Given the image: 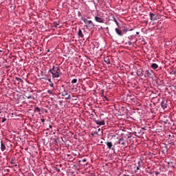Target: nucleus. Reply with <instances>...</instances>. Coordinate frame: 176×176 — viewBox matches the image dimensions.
I'll use <instances>...</instances> for the list:
<instances>
[{
	"label": "nucleus",
	"mask_w": 176,
	"mask_h": 176,
	"mask_svg": "<svg viewBox=\"0 0 176 176\" xmlns=\"http://www.w3.org/2000/svg\"><path fill=\"white\" fill-rule=\"evenodd\" d=\"M49 74H51L52 79H57L63 75V72H61V67L58 65H53L48 71Z\"/></svg>",
	"instance_id": "f257e3e1"
},
{
	"label": "nucleus",
	"mask_w": 176,
	"mask_h": 176,
	"mask_svg": "<svg viewBox=\"0 0 176 176\" xmlns=\"http://www.w3.org/2000/svg\"><path fill=\"white\" fill-rule=\"evenodd\" d=\"M81 19L85 23L86 28H94V27L96 26V25H94L93 21H91V20L89 21L85 17H82Z\"/></svg>",
	"instance_id": "f03ea898"
},
{
	"label": "nucleus",
	"mask_w": 176,
	"mask_h": 176,
	"mask_svg": "<svg viewBox=\"0 0 176 176\" xmlns=\"http://www.w3.org/2000/svg\"><path fill=\"white\" fill-rule=\"evenodd\" d=\"M115 145H120L121 148H126V140L123 138H120L118 141L116 142Z\"/></svg>",
	"instance_id": "7ed1b4c3"
},
{
	"label": "nucleus",
	"mask_w": 176,
	"mask_h": 176,
	"mask_svg": "<svg viewBox=\"0 0 176 176\" xmlns=\"http://www.w3.org/2000/svg\"><path fill=\"white\" fill-rule=\"evenodd\" d=\"M136 36H137L136 35H131L128 36L129 41H127V43L129 46H133V45L135 44V41L133 42V41L135 39Z\"/></svg>",
	"instance_id": "20e7f679"
},
{
	"label": "nucleus",
	"mask_w": 176,
	"mask_h": 176,
	"mask_svg": "<svg viewBox=\"0 0 176 176\" xmlns=\"http://www.w3.org/2000/svg\"><path fill=\"white\" fill-rule=\"evenodd\" d=\"M161 107L162 109H167L168 104H167V100L166 98H163L162 102H161Z\"/></svg>",
	"instance_id": "39448f33"
},
{
	"label": "nucleus",
	"mask_w": 176,
	"mask_h": 176,
	"mask_svg": "<svg viewBox=\"0 0 176 176\" xmlns=\"http://www.w3.org/2000/svg\"><path fill=\"white\" fill-rule=\"evenodd\" d=\"M106 145L108 149H111V151H113V152H115V145L112 144V142H107Z\"/></svg>",
	"instance_id": "423d86ee"
},
{
	"label": "nucleus",
	"mask_w": 176,
	"mask_h": 176,
	"mask_svg": "<svg viewBox=\"0 0 176 176\" xmlns=\"http://www.w3.org/2000/svg\"><path fill=\"white\" fill-rule=\"evenodd\" d=\"M149 16H150V19L151 20V21H155L157 20V15H156V14H153V12H150Z\"/></svg>",
	"instance_id": "0eeeda50"
},
{
	"label": "nucleus",
	"mask_w": 176,
	"mask_h": 176,
	"mask_svg": "<svg viewBox=\"0 0 176 176\" xmlns=\"http://www.w3.org/2000/svg\"><path fill=\"white\" fill-rule=\"evenodd\" d=\"M62 96L63 97H65V100H71V95H68V92H67L66 91H62Z\"/></svg>",
	"instance_id": "6e6552de"
},
{
	"label": "nucleus",
	"mask_w": 176,
	"mask_h": 176,
	"mask_svg": "<svg viewBox=\"0 0 176 176\" xmlns=\"http://www.w3.org/2000/svg\"><path fill=\"white\" fill-rule=\"evenodd\" d=\"M95 123H96L98 126H105L104 120L100 121L98 120H96Z\"/></svg>",
	"instance_id": "1a4fd4ad"
},
{
	"label": "nucleus",
	"mask_w": 176,
	"mask_h": 176,
	"mask_svg": "<svg viewBox=\"0 0 176 176\" xmlns=\"http://www.w3.org/2000/svg\"><path fill=\"white\" fill-rule=\"evenodd\" d=\"M95 19V21L97 22V23H104V19L101 18V17H99V16H95L94 17Z\"/></svg>",
	"instance_id": "9d476101"
},
{
	"label": "nucleus",
	"mask_w": 176,
	"mask_h": 176,
	"mask_svg": "<svg viewBox=\"0 0 176 176\" xmlns=\"http://www.w3.org/2000/svg\"><path fill=\"white\" fill-rule=\"evenodd\" d=\"M142 164H143L142 161L140 160L138 162V166L136 167V170H135V173H137V171H138V170H140L141 167H142Z\"/></svg>",
	"instance_id": "9b49d317"
},
{
	"label": "nucleus",
	"mask_w": 176,
	"mask_h": 176,
	"mask_svg": "<svg viewBox=\"0 0 176 176\" xmlns=\"http://www.w3.org/2000/svg\"><path fill=\"white\" fill-rule=\"evenodd\" d=\"M5 149H6V146L4 144L3 141L1 140V152H4Z\"/></svg>",
	"instance_id": "f8f14e48"
},
{
	"label": "nucleus",
	"mask_w": 176,
	"mask_h": 176,
	"mask_svg": "<svg viewBox=\"0 0 176 176\" xmlns=\"http://www.w3.org/2000/svg\"><path fill=\"white\" fill-rule=\"evenodd\" d=\"M116 32L119 35V36H123V33L122 32V30H120V28H116Z\"/></svg>",
	"instance_id": "ddd939ff"
},
{
	"label": "nucleus",
	"mask_w": 176,
	"mask_h": 176,
	"mask_svg": "<svg viewBox=\"0 0 176 176\" xmlns=\"http://www.w3.org/2000/svg\"><path fill=\"white\" fill-rule=\"evenodd\" d=\"M137 75L138 76H144V70L142 69H139L138 72H137Z\"/></svg>",
	"instance_id": "4468645a"
},
{
	"label": "nucleus",
	"mask_w": 176,
	"mask_h": 176,
	"mask_svg": "<svg viewBox=\"0 0 176 176\" xmlns=\"http://www.w3.org/2000/svg\"><path fill=\"white\" fill-rule=\"evenodd\" d=\"M104 63H106V64H107V65H109V64H111V60H109V57L108 56L104 58Z\"/></svg>",
	"instance_id": "2eb2a0df"
},
{
	"label": "nucleus",
	"mask_w": 176,
	"mask_h": 176,
	"mask_svg": "<svg viewBox=\"0 0 176 176\" xmlns=\"http://www.w3.org/2000/svg\"><path fill=\"white\" fill-rule=\"evenodd\" d=\"M78 35L80 38H84L85 35L83 34V32H82V30L79 29L78 32Z\"/></svg>",
	"instance_id": "dca6fc26"
},
{
	"label": "nucleus",
	"mask_w": 176,
	"mask_h": 176,
	"mask_svg": "<svg viewBox=\"0 0 176 176\" xmlns=\"http://www.w3.org/2000/svg\"><path fill=\"white\" fill-rule=\"evenodd\" d=\"M146 72L148 78H151L152 76V74H153V71L152 70H146Z\"/></svg>",
	"instance_id": "f3484780"
},
{
	"label": "nucleus",
	"mask_w": 176,
	"mask_h": 176,
	"mask_svg": "<svg viewBox=\"0 0 176 176\" xmlns=\"http://www.w3.org/2000/svg\"><path fill=\"white\" fill-rule=\"evenodd\" d=\"M151 68H153V69H157V68H159V65L156 63H153L151 65Z\"/></svg>",
	"instance_id": "a211bd4d"
},
{
	"label": "nucleus",
	"mask_w": 176,
	"mask_h": 176,
	"mask_svg": "<svg viewBox=\"0 0 176 176\" xmlns=\"http://www.w3.org/2000/svg\"><path fill=\"white\" fill-rule=\"evenodd\" d=\"M47 93L48 94H50L51 96H54V91H53V90L48 89V90L47 91Z\"/></svg>",
	"instance_id": "6ab92c4d"
},
{
	"label": "nucleus",
	"mask_w": 176,
	"mask_h": 176,
	"mask_svg": "<svg viewBox=\"0 0 176 176\" xmlns=\"http://www.w3.org/2000/svg\"><path fill=\"white\" fill-rule=\"evenodd\" d=\"M113 20L114 23H116V25H118V27H119V22H118V20H116V18H115V16H113Z\"/></svg>",
	"instance_id": "aec40b11"
},
{
	"label": "nucleus",
	"mask_w": 176,
	"mask_h": 176,
	"mask_svg": "<svg viewBox=\"0 0 176 176\" xmlns=\"http://www.w3.org/2000/svg\"><path fill=\"white\" fill-rule=\"evenodd\" d=\"M15 79H16V80H17V82H20L21 83L23 82V79H21L19 77H16Z\"/></svg>",
	"instance_id": "412c9836"
},
{
	"label": "nucleus",
	"mask_w": 176,
	"mask_h": 176,
	"mask_svg": "<svg viewBox=\"0 0 176 176\" xmlns=\"http://www.w3.org/2000/svg\"><path fill=\"white\" fill-rule=\"evenodd\" d=\"M59 24L57 22H54L53 27H55V28H57L58 27Z\"/></svg>",
	"instance_id": "4be33fe9"
},
{
	"label": "nucleus",
	"mask_w": 176,
	"mask_h": 176,
	"mask_svg": "<svg viewBox=\"0 0 176 176\" xmlns=\"http://www.w3.org/2000/svg\"><path fill=\"white\" fill-rule=\"evenodd\" d=\"M34 111L35 112H41V109L39 107H35Z\"/></svg>",
	"instance_id": "5701e85b"
},
{
	"label": "nucleus",
	"mask_w": 176,
	"mask_h": 176,
	"mask_svg": "<svg viewBox=\"0 0 176 176\" xmlns=\"http://www.w3.org/2000/svg\"><path fill=\"white\" fill-rule=\"evenodd\" d=\"M78 82V79H76V78H74V79H73L72 80V83H76Z\"/></svg>",
	"instance_id": "b1692460"
},
{
	"label": "nucleus",
	"mask_w": 176,
	"mask_h": 176,
	"mask_svg": "<svg viewBox=\"0 0 176 176\" xmlns=\"http://www.w3.org/2000/svg\"><path fill=\"white\" fill-rule=\"evenodd\" d=\"M50 87H52V89H54V84L53 83V82H51L50 83Z\"/></svg>",
	"instance_id": "393cba45"
},
{
	"label": "nucleus",
	"mask_w": 176,
	"mask_h": 176,
	"mask_svg": "<svg viewBox=\"0 0 176 176\" xmlns=\"http://www.w3.org/2000/svg\"><path fill=\"white\" fill-rule=\"evenodd\" d=\"M97 134H98V131H96L92 133H91V135H92L93 137H94V135H97Z\"/></svg>",
	"instance_id": "a878e982"
},
{
	"label": "nucleus",
	"mask_w": 176,
	"mask_h": 176,
	"mask_svg": "<svg viewBox=\"0 0 176 176\" xmlns=\"http://www.w3.org/2000/svg\"><path fill=\"white\" fill-rule=\"evenodd\" d=\"M5 122H6V118H2L1 123H5Z\"/></svg>",
	"instance_id": "bb28decb"
},
{
	"label": "nucleus",
	"mask_w": 176,
	"mask_h": 176,
	"mask_svg": "<svg viewBox=\"0 0 176 176\" xmlns=\"http://www.w3.org/2000/svg\"><path fill=\"white\" fill-rule=\"evenodd\" d=\"M26 98H28V100H31V98H32V96H26Z\"/></svg>",
	"instance_id": "cd10ccee"
},
{
	"label": "nucleus",
	"mask_w": 176,
	"mask_h": 176,
	"mask_svg": "<svg viewBox=\"0 0 176 176\" xmlns=\"http://www.w3.org/2000/svg\"><path fill=\"white\" fill-rule=\"evenodd\" d=\"M82 162L83 163H86V162H87V160L86 158H84V159L82 160Z\"/></svg>",
	"instance_id": "c85d7f7f"
},
{
	"label": "nucleus",
	"mask_w": 176,
	"mask_h": 176,
	"mask_svg": "<svg viewBox=\"0 0 176 176\" xmlns=\"http://www.w3.org/2000/svg\"><path fill=\"white\" fill-rule=\"evenodd\" d=\"M146 173H147L148 174H149V175H152V172H151V171L146 170Z\"/></svg>",
	"instance_id": "c756f323"
},
{
	"label": "nucleus",
	"mask_w": 176,
	"mask_h": 176,
	"mask_svg": "<svg viewBox=\"0 0 176 176\" xmlns=\"http://www.w3.org/2000/svg\"><path fill=\"white\" fill-rule=\"evenodd\" d=\"M104 98H105V100H106L107 101H109V99H108V98H107V96H104Z\"/></svg>",
	"instance_id": "7c9ffc66"
},
{
	"label": "nucleus",
	"mask_w": 176,
	"mask_h": 176,
	"mask_svg": "<svg viewBox=\"0 0 176 176\" xmlns=\"http://www.w3.org/2000/svg\"><path fill=\"white\" fill-rule=\"evenodd\" d=\"M41 121L42 122V123H45V119L41 118Z\"/></svg>",
	"instance_id": "2f4dec72"
},
{
	"label": "nucleus",
	"mask_w": 176,
	"mask_h": 176,
	"mask_svg": "<svg viewBox=\"0 0 176 176\" xmlns=\"http://www.w3.org/2000/svg\"><path fill=\"white\" fill-rule=\"evenodd\" d=\"M47 80H48V82H50V83H52V78H49V79H47Z\"/></svg>",
	"instance_id": "473e14b6"
},
{
	"label": "nucleus",
	"mask_w": 176,
	"mask_h": 176,
	"mask_svg": "<svg viewBox=\"0 0 176 176\" xmlns=\"http://www.w3.org/2000/svg\"><path fill=\"white\" fill-rule=\"evenodd\" d=\"M159 174H160V173H159V172H155V175H156V176L159 175Z\"/></svg>",
	"instance_id": "72a5a7b5"
},
{
	"label": "nucleus",
	"mask_w": 176,
	"mask_h": 176,
	"mask_svg": "<svg viewBox=\"0 0 176 176\" xmlns=\"http://www.w3.org/2000/svg\"><path fill=\"white\" fill-rule=\"evenodd\" d=\"M49 127H50V129H53V126H52V125H50Z\"/></svg>",
	"instance_id": "f704fd0d"
},
{
	"label": "nucleus",
	"mask_w": 176,
	"mask_h": 176,
	"mask_svg": "<svg viewBox=\"0 0 176 176\" xmlns=\"http://www.w3.org/2000/svg\"><path fill=\"white\" fill-rule=\"evenodd\" d=\"M136 35H140V32H137Z\"/></svg>",
	"instance_id": "c9c22d12"
},
{
	"label": "nucleus",
	"mask_w": 176,
	"mask_h": 176,
	"mask_svg": "<svg viewBox=\"0 0 176 176\" xmlns=\"http://www.w3.org/2000/svg\"><path fill=\"white\" fill-rule=\"evenodd\" d=\"M173 73L175 75H176V69L175 71H173Z\"/></svg>",
	"instance_id": "e433bc0d"
},
{
	"label": "nucleus",
	"mask_w": 176,
	"mask_h": 176,
	"mask_svg": "<svg viewBox=\"0 0 176 176\" xmlns=\"http://www.w3.org/2000/svg\"><path fill=\"white\" fill-rule=\"evenodd\" d=\"M124 32H127V30H124Z\"/></svg>",
	"instance_id": "4c0bfd02"
},
{
	"label": "nucleus",
	"mask_w": 176,
	"mask_h": 176,
	"mask_svg": "<svg viewBox=\"0 0 176 176\" xmlns=\"http://www.w3.org/2000/svg\"><path fill=\"white\" fill-rule=\"evenodd\" d=\"M13 115H14V113H11V116H13Z\"/></svg>",
	"instance_id": "58836bf2"
},
{
	"label": "nucleus",
	"mask_w": 176,
	"mask_h": 176,
	"mask_svg": "<svg viewBox=\"0 0 176 176\" xmlns=\"http://www.w3.org/2000/svg\"><path fill=\"white\" fill-rule=\"evenodd\" d=\"M100 30H102V26L100 27Z\"/></svg>",
	"instance_id": "ea45409f"
},
{
	"label": "nucleus",
	"mask_w": 176,
	"mask_h": 176,
	"mask_svg": "<svg viewBox=\"0 0 176 176\" xmlns=\"http://www.w3.org/2000/svg\"><path fill=\"white\" fill-rule=\"evenodd\" d=\"M144 78H146V75H144Z\"/></svg>",
	"instance_id": "a19ab883"
},
{
	"label": "nucleus",
	"mask_w": 176,
	"mask_h": 176,
	"mask_svg": "<svg viewBox=\"0 0 176 176\" xmlns=\"http://www.w3.org/2000/svg\"><path fill=\"white\" fill-rule=\"evenodd\" d=\"M53 134H55V133L54 132Z\"/></svg>",
	"instance_id": "79ce46f5"
}]
</instances>
